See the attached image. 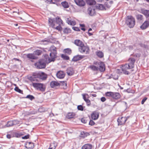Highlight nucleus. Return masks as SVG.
<instances>
[{"label": "nucleus", "instance_id": "a19ab883", "mask_svg": "<svg viewBox=\"0 0 149 149\" xmlns=\"http://www.w3.org/2000/svg\"><path fill=\"white\" fill-rule=\"evenodd\" d=\"M113 92H108L105 93V95L107 96L111 97H112Z\"/></svg>", "mask_w": 149, "mask_h": 149}, {"label": "nucleus", "instance_id": "bf43d9fd", "mask_svg": "<svg viewBox=\"0 0 149 149\" xmlns=\"http://www.w3.org/2000/svg\"><path fill=\"white\" fill-rule=\"evenodd\" d=\"M101 100L102 102H104L106 100V99L105 97H102L101 98Z\"/></svg>", "mask_w": 149, "mask_h": 149}, {"label": "nucleus", "instance_id": "473e14b6", "mask_svg": "<svg viewBox=\"0 0 149 149\" xmlns=\"http://www.w3.org/2000/svg\"><path fill=\"white\" fill-rule=\"evenodd\" d=\"M57 146V145L56 143L54 142L51 143L50 144L49 149H55Z\"/></svg>", "mask_w": 149, "mask_h": 149}, {"label": "nucleus", "instance_id": "0e129e2a", "mask_svg": "<svg viewBox=\"0 0 149 149\" xmlns=\"http://www.w3.org/2000/svg\"><path fill=\"white\" fill-rule=\"evenodd\" d=\"M81 29L82 30H83L84 31H85V29L84 28H82Z\"/></svg>", "mask_w": 149, "mask_h": 149}, {"label": "nucleus", "instance_id": "6e6552de", "mask_svg": "<svg viewBox=\"0 0 149 149\" xmlns=\"http://www.w3.org/2000/svg\"><path fill=\"white\" fill-rule=\"evenodd\" d=\"M48 24L50 26L53 28H55L56 25L55 18H49L48 19Z\"/></svg>", "mask_w": 149, "mask_h": 149}, {"label": "nucleus", "instance_id": "a211bd4d", "mask_svg": "<svg viewBox=\"0 0 149 149\" xmlns=\"http://www.w3.org/2000/svg\"><path fill=\"white\" fill-rule=\"evenodd\" d=\"M34 144L31 142H27L25 144V147L28 149H31L33 148Z\"/></svg>", "mask_w": 149, "mask_h": 149}, {"label": "nucleus", "instance_id": "052dcab7", "mask_svg": "<svg viewBox=\"0 0 149 149\" xmlns=\"http://www.w3.org/2000/svg\"><path fill=\"white\" fill-rule=\"evenodd\" d=\"M50 41V40L49 39L47 40H42V42H49Z\"/></svg>", "mask_w": 149, "mask_h": 149}, {"label": "nucleus", "instance_id": "2f4dec72", "mask_svg": "<svg viewBox=\"0 0 149 149\" xmlns=\"http://www.w3.org/2000/svg\"><path fill=\"white\" fill-rule=\"evenodd\" d=\"M75 116V114L74 113H69L67 116V117L68 118H73Z\"/></svg>", "mask_w": 149, "mask_h": 149}, {"label": "nucleus", "instance_id": "f257e3e1", "mask_svg": "<svg viewBox=\"0 0 149 149\" xmlns=\"http://www.w3.org/2000/svg\"><path fill=\"white\" fill-rule=\"evenodd\" d=\"M128 63L122 65L121 68L123 73L127 75L130 74V72L127 70L132 69L134 68L135 60L133 58H130L128 59Z\"/></svg>", "mask_w": 149, "mask_h": 149}, {"label": "nucleus", "instance_id": "dca6fc26", "mask_svg": "<svg viewBox=\"0 0 149 149\" xmlns=\"http://www.w3.org/2000/svg\"><path fill=\"white\" fill-rule=\"evenodd\" d=\"M84 57V56L79 55H77L74 56L72 60L74 61H77L83 58Z\"/></svg>", "mask_w": 149, "mask_h": 149}, {"label": "nucleus", "instance_id": "423d86ee", "mask_svg": "<svg viewBox=\"0 0 149 149\" xmlns=\"http://www.w3.org/2000/svg\"><path fill=\"white\" fill-rule=\"evenodd\" d=\"M79 51L82 53H85L86 54L89 53V47L86 46L84 44L83 45H82L81 47L79 48Z\"/></svg>", "mask_w": 149, "mask_h": 149}, {"label": "nucleus", "instance_id": "72a5a7b5", "mask_svg": "<svg viewBox=\"0 0 149 149\" xmlns=\"http://www.w3.org/2000/svg\"><path fill=\"white\" fill-rule=\"evenodd\" d=\"M87 2L88 4L90 5H94L96 3V2L94 0H87Z\"/></svg>", "mask_w": 149, "mask_h": 149}, {"label": "nucleus", "instance_id": "39448f33", "mask_svg": "<svg viewBox=\"0 0 149 149\" xmlns=\"http://www.w3.org/2000/svg\"><path fill=\"white\" fill-rule=\"evenodd\" d=\"M57 52H52L50 53V58L48 56V55L47 54H45V57L47 59L48 58V60L49 62H51L52 61H54V59L56 58V57Z\"/></svg>", "mask_w": 149, "mask_h": 149}, {"label": "nucleus", "instance_id": "a18cd8bd", "mask_svg": "<svg viewBox=\"0 0 149 149\" xmlns=\"http://www.w3.org/2000/svg\"><path fill=\"white\" fill-rule=\"evenodd\" d=\"M15 91L18 92V93H23L22 91L20 89H19V88L17 87H15Z\"/></svg>", "mask_w": 149, "mask_h": 149}, {"label": "nucleus", "instance_id": "2eb2a0df", "mask_svg": "<svg viewBox=\"0 0 149 149\" xmlns=\"http://www.w3.org/2000/svg\"><path fill=\"white\" fill-rule=\"evenodd\" d=\"M88 13L91 16L94 15L95 14V10L93 7H90L88 9Z\"/></svg>", "mask_w": 149, "mask_h": 149}, {"label": "nucleus", "instance_id": "13d9d810", "mask_svg": "<svg viewBox=\"0 0 149 149\" xmlns=\"http://www.w3.org/2000/svg\"><path fill=\"white\" fill-rule=\"evenodd\" d=\"M6 137L8 139H10L11 137H13V136L10 135V134H8L6 135Z\"/></svg>", "mask_w": 149, "mask_h": 149}, {"label": "nucleus", "instance_id": "ddd939ff", "mask_svg": "<svg viewBox=\"0 0 149 149\" xmlns=\"http://www.w3.org/2000/svg\"><path fill=\"white\" fill-rule=\"evenodd\" d=\"M99 116V114L98 112L95 111L91 114L92 119L93 120H96L98 119Z\"/></svg>", "mask_w": 149, "mask_h": 149}, {"label": "nucleus", "instance_id": "69168bd1", "mask_svg": "<svg viewBox=\"0 0 149 149\" xmlns=\"http://www.w3.org/2000/svg\"><path fill=\"white\" fill-rule=\"evenodd\" d=\"M13 60H15V61H19V59L15 58H14Z\"/></svg>", "mask_w": 149, "mask_h": 149}, {"label": "nucleus", "instance_id": "774afa93", "mask_svg": "<svg viewBox=\"0 0 149 149\" xmlns=\"http://www.w3.org/2000/svg\"><path fill=\"white\" fill-rule=\"evenodd\" d=\"M109 3L110 4H112L113 3V1H110L109 2Z\"/></svg>", "mask_w": 149, "mask_h": 149}, {"label": "nucleus", "instance_id": "c9c22d12", "mask_svg": "<svg viewBox=\"0 0 149 149\" xmlns=\"http://www.w3.org/2000/svg\"><path fill=\"white\" fill-rule=\"evenodd\" d=\"M61 4L63 6L64 8H67L69 7L68 3L66 1L62 2H61Z\"/></svg>", "mask_w": 149, "mask_h": 149}, {"label": "nucleus", "instance_id": "9b49d317", "mask_svg": "<svg viewBox=\"0 0 149 149\" xmlns=\"http://www.w3.org/2000/svg\"><path fill=\"white\" fill-rule=\"evenodd\" d=\"M76 4L80 7L84 6L86 4L85 2L83 0H74Z\"/></svg>", "mask_w": 149, "mask_h": 149}, {"label": "nucleus", "instance_id": "3c124183", "mask_svg": "<svg viewBox=\"0 0 149 149\" xmlns=\"http://www.w3.org/2000/svg\"><path fill=\"white\" fill-rule=\"evenodd\" d=\"M72 29L74 31H80V29L78 27H73Z\"/></svg>", "mask_w": 149, "mask_h": 149}, {"label": "nucleus", "instance_id": "f8f14e48", "mask_svg": "<svg viewBox=\"0 0 149 149\" xmlns=\"http://www.w3.org/2000/svg\"><path fill=\"white\" fill-rule=\"evenodd\" d=\"M56 75L57 78L59 79H63L64 77L65 74L63 71H60L57 72Z\"/></svg>", "mask_w": 149, "mask_h": 149}, {"label": "nucleus", "instance_id": "37998d69", "mask_svg": "<svg viewBox=\"0 0 149 149\" xmlns=\"http://www.w3.org/2000/svg\"><path fill=\"white\" fill-rule=\"evenodd\" d=\"M36 78H37V75H33L32 76L30 77L29 78V79L31 81H35L37 80L36 79Z\"/></svg>", "mask_w": 149, "mask_h": 149}, {"label": "nucleus", "instance_id": "0eeeda50", "mask_svg": "<svg viewBox=\"0 0 149 149\" xmlns=\"http://www.w3.org/2000/svg\"><path fill=\"white\" fill-rule=\"evenodd\" d=\"M129 117H121L119 118L117 120L118 125L124 124Z\"/></svg>", "mask_w": 149, "mask_h": 149}, {"label": "nucleus", "instance_id": "f3484780", "mask_svg": "<svg viewBox=\"0 0 149 149\" xmlns=\"http://www.w3.org/2000/svg\"><path fill=\"white\" fill-rule=\"evenodd\" d=\"M50 85L51 88H53L56 86H60V83L58 81H52L51 82Z\"/></svg>", "mask_w": 149, "mask_h": 149}, {"label": "nucleus", "instance_id": "864d4df0", "mask_svg": "<svg viewBox=\"0 0 149 149\" xmlns=\"http://www.w3.org/2000/svg\"><path fill=\"white\" fill-rule=\"evenodd\" d=\"M147 98L146 97H145L144 98L143 100H142V101H141V103L142 104H143L144 102L146 101L147 100Z\"/></svg>", "mask_w": 149, "mask_h": 149}, {"label": "nucleus", "instance_id": "58836bf2", "mask_svg": "<svg viewBox=\"0 0 149 149\" xmlns=\"http://www.w3.org/2000/svg\"><path fill=\"white\" fill-rule=\"evenodd\" d=\"M64 51L65 53H66L69 54H70L72 52L71 49L69 48L64 49Z\"/></svg>", "mask_w": 149, "mask_h": 149}, {"label": "nucleus", "instance_id": "c85d7f7f", "mask_svg": "<svg viewBox=\"0 0 149 149\" xmlns=\"http://www.w3.org/2000/svg\"><path fill=\"white\" fill-rule=\"evenodd\" d=\"M83 98L84 100L85 101L87 104L88 106H89L91 105L90 101L88 99H87L86 97V95L84 94L82 95Z\"/></svg>", "mask_w": 149, "mask_h": 149}, {"label": "nucleus", "instance_id": "4468645a", "mask_svg": "<svg viewBox=\"0 0 149 149\" xmlns=\"http://www.w3.org/2000/svg\"><path fill=\"white\" fill-rule=\"evenodd\" d=\"M99 65L98 70L100 72H103L105 70L104 65L103 62H100L98 63Z\"/></svg>", "mask_w": 149, "mask_h": 149}, {"label": "nucleus", "instance_id": "5701e85b", "mask_svg": "<svg viewBox=\"0 0 149 149\" xmlns=\"http://www.w3.org/2000/svg\"><path fill=\"white\" fill-rule=\"evenodd\" d=\"M120 97V95L119 93L117 92H113L112 98L115 99H118Z\"/></svg>", "mask_w": 149, "mask_h": 149}, {"label": "nucleus", "instance_id": "20e7f679", "mask_svg": "<svg viewBox=\"0 0 149 149\" xmlns=\"http://www.w3.org/2000/svg\"><path fill=\"white\" fill-rule=\"evenodd\" d=\"M33 86L37 90L44 92L45 89V86L44 84L40 83H33Z\"/></svg>", "mask_w": 149, "mask_h": 149}, {"label": "nucleus", "instance_id": "de8ad7c7", "mask_svg": "<svg viewBox=\"0 0 149 149\" xmlns=\"http://www.w3.org/2000/svg\"><path fill=\"white\" fill-rule=\"evenodd\" d=\"M26 98H28L31 100H32L33 99H34V97L32 95H29L26 96Z\"/></svg>", "mask_w": 149, "mask_h": 149}, {"label": "nucleus", "instance_id": "6ab92c4d", "mask_svg": "<svg viewBox=\"0 0 149 149\" xmlns=\"http://www.w3.org/2000/svg\"><path fill=\"white\" fill-rule=\"evenodd\" d=\"M96 8L97 9L101 10H105L106 9L104 6L102 4H97L95 6Z\"/></svg>", "mask_w": 149, "mask_h": 149}, {"label": "nucleus", "instance_id": "9d476101", "mask_svg": "<svg viewBox=\"0 0 149 149\" xmlns=\"http://www.w3.org/2000/svg\"><path fill=\"white\" fill-rule=\"evenodd\" d=\"M149 26V18L147 19L142 25L140 26L142 29H145L147 28Z\"/></svg>", "mask_w": 149, "mask_h": 149}, {"label": "nucleus", "instance_id": "cd10ccee", "mask_svg": "<svg viewBox=\"0 0 149 149\" xmlns=\"http://www.w3.org/2000/svg\"><path fill=\"white\" fill-rule=\"evenodd\" d=\"M96 55L99 58H102L104 56V54L102 52L98 50L96 52Z\"/></svg>", "mask_w": 149, "mask_h": 149}, {"label": "nucleus", "instance_id": "ea45409f", "mask_svg": "<svg viewBox=\"0 0 149 149\" xmlns=\"http://www.w3.org/2000/svg\"><path fill=\"white\" fill-rule=\"evenodd\" d=\"M71 30L68 28H65L63 31V32L65 33L68 34L70 33Z\"/></svg>", "mask_w": 149, "mask_h": 149}, {"label": "nucleus", "instance_id": "bb28decb", "mask_svg": "<svg viewBox=\"0 0 149 149\" xmlns=\"http://www.w3.org/2000/svg\"><path fill=\"white\" fill-rule=\"evenodd\" d=\"M92 146L90 144H86L81 148V149H91Z\"/></svg>", "mask_w": 149, "mask_h": 149}, {"label": "nucleus", "instance_id": "7c9ffc66", "mask_svg": "<svg viewBox=\"0 0 149 149\" xmlns=\"http://www.w3.org/2000/svg\"><path fill=\"white\" fill-rule=\"evenodd\" d=\"M60 86H63V89H65L67 88V84L66 82L64 81H59Z\"/></svg>", "mask_w": 149, "mask_h": 149}, {"label": "nucleus", "instance_id": "f03ea898", "mask_svg": "<svg viewBox=\"0 0 149 149\" xmlns=\"http://www.w3.org/2000/svg\"><path fill=\"white\" fill-rule=\"evenodd\" d=\"M126 24L130 28L134 27L135 24V20L134 18L131 16L127 17L125 19Z\"/></svg>", "mask_w": 149, "mask_h": 149}, {"label": "nucleus", "instance_id": "c03bdc74", "mask_svg": "<svg viewBox=\"0 0 149 149\" xmlns=\"http://www.w3.org/2000/svg\"><path fill=\"white\" fill-rule=\"evenodd\" d=\"M42 52V51L40 50H37L34 52L35 54L38 56L40 55Z\"/></svg>", "mask_w": 149, "mask_h": 149}, {"label": "nucleus", "instance_id": "b1692460", "mask_svg": "<svg viewBox=\"0 0 149 149\" xmlns=\"http://www.w3.org/2000/svg\"><path fill=\"white\" fill-rule=\"evenodd\" d=\"M67 73L69 76H71L74 73L73 69L71 68H68L67 70Z\"/></svg>", "mask_w": 149, "mask_h": 149}, {"label": "nucleus", "instance_id": "09e8293b", "mask_svg": "<svg viewBox=\"0 0 149 149\" xmlns=\"http://www.w3.org/2000/svg\"><path fill=\"white\" fill-rule=\"evenodd\" d=\"M77 108L79 110L82 111L84 110V107L81 105L78 106Z\"/></svg>", "mask_w": 149, "mask_h": 149}, {"label": "nucleus", "instance_id": "4d7b16f0", "mask_svg": "<svg viewBox=\"0 0 149 149\" xmlns=\"http://www.w3.org/2000/svg\"><path fill=\"white\" fill-rule=\"evenodd\" d=\"M81 121L82 123H86V121L84 118H81Z\"/></svg>", "mask_w": 149, "mask_h": 149}, {"label": "nucleus", "instance_id": "7ed1b4c3", "mask_svg": "<svg viewBox=\"0 0 149 149\" xmlns=\"http://www.w3.org/2000/svg\"><path fill=\"white\" fill-rule=\"evenodd\" d=\"M35 65L38 69L44 68L46 67L45 61L43 59H40L35 63Z\"/></svg>", "mask_w": 149, "mask_h": 149}, {"label": "nucleus", "instance_id": "680f3d73", "mask_svg": "<svg viewBox=\"0 0 149 149\" xmlns=\"http://www.w3.org/2000/svg\"><path fill=\"white\" fill-rule=\"evenodd\" d=\"M139 45L141 47H142L144 48H146V45L143 44H139Z\"/></svg>", "mask_w": 149, "mask_h": 149}, {"label": "nucleus", "instance_id": "e433bc0d", "mask_svg": "<svg viewBox=\"0 0 149 149\" xmlns=\"http://www.w3.org/2000/svg\"><path fill=\"white\" fill-rule=\"evenodd\" d=\"M49 50L51 52H56V48L54 46H52L50 47Z\"/></svg>", "mask_w": 149, "mask_h": 149}, {"label": "nucleus", "instance_id": "603ef678", "mask_svg": "<svg viewBox=\"0 0 149 149\" xmlns=\"http://www.w3.org/2000/svg\"><path fill=\"white\" fill-rule=\"evenodd\" d=\"M95 123L94 121L91 120L89 122V125L92 126L94 125Z\"/></svg>", "mask_w": 149, "mask_h": 149}, {"label": "nucleus", "instance_id": "49530a36", "mask_svg": "<svg viewBox=\"0 0 149 149\" xmlns=\"http://www.w3.org/2000/svg\"><path fill=\"white\" fill-rule=\"evenodd\" d=\"M61 57L65 60H68L69 59V57L68 56L64 54H62L61 55Z\"/></svg>", "mask_w": 149, "mask_h": 149}, {"label": "nucleus", "instance_id": "4be33fe9", "mask_svg": "<svg viewBox=\"0 0 149 149\" xmlns=\"http://www.w3.org/2000/svg\"><path fill=\"white\" fill-rule=\"evenodd\" d=\"M16 122L17 121L15 120L8 121L6 126L7 127L12 126L15 125L16 123Z\"/></svg>", "mask_w": 149, "mask_h": 149}, {"label": "nucleus", "instance_id": "79ce46f5", "mask_svg": "<svg viewBox=\"0 0 149 149\" xmlns=\"http://www.w3.org/2000/svg\"><path fill=\"white\" fill-rule=\"evenodd\" d=\"M136 17L139 20H141L143 18V16L141 15H136Z\"/></svg>", "mask_w": 149, "mask_h": 149}, {"label": "nucleus", "instance_id": "5fc2aeb1", "mask_svg": "<svg viewBox=\"0 0 149 149\" xmlns=\"http://www.w3.org/2000/svg\"><path fill=\"white\" fill-rule=\"evenodd\" d=\"M29 135L28 134L27 135L25 136H24L22 137V138L23 139H27L29 138Z\"/></svg>", "mask_w": 149, "mask_h": 149}, {"label": "nucleus", "instance_id": "8fccbe9b", "mask_svg": "<svg viewBox=\"0 0 149 149\" xmlns=\"http://www.w3.org/2000/svg\"><path fill=\"white\" fill-rule=\"evenodd\" d=\"M54 28L58 30H60L61 29V25H59L58 24H56L55 27Z\"/></svg>", "mask_w": 149, "mask_h": 149}, {"label": "nucleus", "instance_id": "aec40b11", "mask_svg": "<svg viewBox=\"0 0 149 149\" xmlns=\"http://www.w3.org/2000/svg\"><path fill=\"white\" fill-rule=\"evenodd\" d=\"M67 23L69 25L74 26L76 24V23L75 21L71 20L69 18H67L66 20Z\"/></svg>", "mask_w": 149, "mask_h": 149}, {"label": "nucleus", "instance_id": "f704fd0d", "mask_svg": "<svg viewBox=\"0 0 149 149\" xmlns=\"http://www.w3.org/2000/svg\"><path fill=\"white\" fill-rule=\"evenodd\" d=\"M89 68L93 71H97L98 70V68L94 65H90Z\"/></svg>", "mask_w": 149, "mask_h": 149}, {"label": "nucleus", "instance_id": "338daca9", "mask_svg": "<svg viewBox=\"0 0 149 149\" xmlns=\"http://www.w3.org/2000/svg\"><path fill=\"white\" fill-rule=\"evenodd\" d=\"M50 3H54L53 2V1L52 0H51L50 1Z\"/></svg>", "mask_w": 149, "mask_h": 149}, {"label": "nucleus", "instance_id": "4c0bfd02", "mask_svg": "<svg viewBox=\"0 0 149 149\" xmlns=\"http://www.w3.org/2000/svg\"><path fill=\"white\" fill-rule=\"evenodd\" d=\"M88 135V134L86 132H82L81 133V136L83 138L87 136Z\"/></svg>", "mask_w": 149, "mask_h": 149}, {"label": "nucleus", "instance_id": "6e6d98bb", "mask_svg": "<svg viewBox=\"0 0 149 149\" xmlns=\"http://www.w3.org/2000/svg\"><path fill=\"white\" fill-rule=\"evenodd\" d=\"M21 135H22V134H19V133H16L15 134V136L16 137H20V136H21Z\"/></svg>", "mask_w": 149, "mask_h": 149}, {"label": "nucleus", "instance_id": "c756f323", "mask_svg": "<svg viewBox=\"0 0 149 149\" xmlns=\"http://www.w3.org/2000/svg\"><path fill=\"white\" fill-rule=\"evenodd\" d=\"M27 57L29 58L35 59H36V57L34 55V54H29L27 55Z\"/></svg>", "mask_w": 149, "mask_h": 149}, {"label": "nucleus", "instance_id": "e2e57ef3", "mask_svg": "<svg viewBox=\"0 0 149 149\" xmlns=\"http://www.w3.org/2000/svg\"><path fill=\"white\" fill-rule=\"evenodd\" d=\"M80 26H81L82 28L84 27L85 26L84 25V24H80Z\"/></svg>", "mask_w": 149, "mask_h": 149}, {"label": "nucleus", "instance_id": "1a4fd4ad", "mask_svg": "<svg viewBox=\"0 0 149 149\" xmlns=\"http://www.w3.org/2000/svg\"><path fill=\"white\" fill-rule=\"evenodd\" d=\"M37 77L42 80H44L46 79L47 76L44 72H40L37 75Z\"/></svg>", "mask_w": 149, "mask_h": 149}, {"label": "nucleus", "instance_id": "a878e982", "mask_svg": "<svg viewBox=\"0 0 149 149\" xmlns=\"http://www.w3.org/2000/svg\"><path fill=\"white\" fill-rule=\"evenodd\" d=\"M56 24L61 25L63 24V21L59 17H57L55 19Z\"/></svg>", "mask_w": 149, "mask_h": 149}, {"label": "nucleus", "instance_id": "412c9836", "mask_svg": "<svg viewBox=\"0 0 149 149\" xmlns=\"http://www.w3.org/2000/svg\"><path fill=\"white\" fill-rule=\"evenodd\" d=\"M74 44L77 46L81 47L82 45H83L84 44L83 42L79 40H76L74 41Z\"/></svg>", "mask_w": 149, "mask_h": 149}, {"label": "nucleus", "instance_id": "393cba45", "mask_svg": "<svg viewBox=\"0 0 149 149\" xmlns=\"http://www.w3.org/2000/svg\"><path fill=\"white\" fill-rule=\"evenodd\" d=\"M141 13L146 17H149V10L142 9L141 10Z\"/></svg>", "mask_w": 149, "mask_h": 149}]
</instances>
